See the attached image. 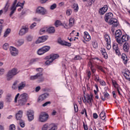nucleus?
Segmentation results:
<instances>
[{"mask_svg": "<svg viewBox=\"0 0 130 130\" xmlns=\"http://www.w3.org/2000/svg\"><path fill=\"white\" fill-rule=\"evenodd\" d=\"M92 95L90 96V95L87 94L86 96H84V100H83V102L84 103H92L93 102V98H92Z\"/></svg>", "mask_w": 130, "mask_h": 130, "instance_id": "ddd939ff", "label": "nucleus"}, {"mask_svg": "<svg viewBox=\"0 0 130 130\" xmlns=\"http://www.w3.org/2000/svg\"><path fill=\"white\" fill-rule=\"evenodd\" d=\"M37 53L39 55H42V54H44V53H45L42 48L39 49L38 50Z\"/></svg>", "mask_w": 130, "mask_h": 130, "instance_id": "c9c22d12", "label": "nucleus"}, {"mask_svg": "<svg viewBox=\"0 0 130 130\" xmlns=\"http://www.w3.org/2000/svg\"><path fill=\"white\" fill-rule=\"evenodd\" d=\"M4 20L0 19V31H3V27H4Z\"/></svg>", "mask_w": 130, "mask_h": 130, "instance_id": "c03bdc74", "label": "nucleus"}, {"mask_svg": "<svg viewBox=\"0 0 130 130\" xmlns=\"http://www.w3.org/2000/svg\"><path fill=\"white\" fill-rule=\"evenodd\" d=\"M84 39L85 40V41H89V40H91V37L88 32L84 31Z\"/></svg>", "mask_w": 130, "mask_h": 130, "instance_id": "5701e85b", "label": "nucleus"}, {"mask_svg": "<svg viewBox=\"0 0 130 130\" xmlns=\"http://www.w3.org/2000/svg\"><path fill=\"white\" fill-rule=\"evenodd\" d=\"M74 59L75 60H78V59H82V57L79 56V55H76L75 57H74Z\"/></svg>", "mask_w": 130, "mask_h": 130, "instance_id": "774afa93", "label": "nucleus"}, {"mask_svg": "<svg viewBox=\"0 0 130 130\" xmlns=\"http://www.w3.org/2000/svg\"><path fill=\"white\" fill-rule=\"evenodd\" d=\"M72 8L74 9L75 12H77L79 10V6L77 4H74L72 6Z\"/></svg>", "mask_w": 130, "mask_h": 130, "instance_id": "4c0bfd02", "label": "nucleus"}, {"mask_svg": "<svg viewBox=\"0 0 130 130\" xmlns=\"http://www.w3.org/2000/svg\"><path fill=\"white\" fill-rule=\"evenodd\" d=\"M56 4H53L50 6V9L51 10H54V9H56Z\"/></svg>", "mask_w": 130, "mask_h": 130, "instance_id": "6e6d98bb", "label": "nucleus"}, {"mask_svg": "<svg viewBox=\"0 0 130 130\" xmlns=\"http://www.w3.org/2000/svg\"><path fill=\"white\" fill-rule=\"evenodd\" d=\"M105 112H102L100 114V116L103 120H105V119L106 118V115H105Z\"/></svg>", "mask_w": 130, "mask_h": 130, "instance_id": "473e14b6", "label": "nucleus"}, {"mask_svg": "<svg viewBox=\"0 0 130 130\" xmlns=\"http://www.w3.org/2000/svg\"><path fill=\"white\" fill-rule=\"evenodd\" d=\"M94 80L95 82H100V79H99V76L94 75Z\"/></svg>", "mask_w": 130, "mask_h": 130, "instance_id": "4d7b16f0", "label": "nucleus"}, {"mask_svg": "<svg viewBox=\"0 0 130 130\" xmlns=\"http://www.w3.org/2000/svg\"><path fill=\"white\" fill-rule=\"evenodd\" d=\"M10 53L12 56H17V55L18 54L19 52L18 51H15L13 52H10Z\"/></svg>", "mask_w": 130, "mask_h": 130, "instance_id": "49530a36", "label": "nucleus"}, {"mask_svg": "<svg viewBox=\"0 0 130 130\" xmlns=\"http://www.w3.org/2000/svg\"><path fill=\"white\" fill-rule=\"evenodd\" d=\"M46 32H47V28L44 27L43 28H41L40 31V34L42 35L43 33H45Z\"/></svg>", "mask_w": 130, "mask_h": 130, "instance_id": "a19ab883", "label": "nucleus"}, {"mask_svg": "<svg viewBox=\"0 0 130 130\" xmlns=\"http://www.w3.org/2000/svg\"><path fill=\"white\" fill-rule=\"evenodd\" d=\"M10 33H11V29L8 28L4 33V37H7Z\"/></svg>", "mask_w": 130, "mask_h": 130, "instance_id": "58836bf2", "label": "nucleus"}, {"mask_svg": "<svg viewBox=\"0 0 130 130\" xmlns=\"http://www.w3.org/2000/svg\"><path fill=\"white\" fill-rule=\"evenodd\" d=\"M4 73H5V69L4 68L0 69V76L2 75H4Z\"/></svg>", "mask_w": 130, "mask_h": 130, "instance_id": "338daca9", "label": "nucleus"}, {"mask_svg": "<svg viewBox=\"0 0 130 130\" xmlns=\"http://www.w3.org/2000/svg\"><path fill=\"white\" fill-rule=\"evenodd\" d=\"M36 12L37 14H40V15H46V14H47V11H46V9L40 6L37 8Z\"/></svg>", "mask_w": 130, "mask_h": 130, "instance_id": "423d86ee", "label": "nucleus"}, {"mask_svg": "<svg viewBox=\"0 0 130 130\" xmlns=\"http://www.w3.org/2000/svg\"><path fill=\"white\" fill-rule=\"evenodd\" d=\"M10 130H16V126L14 124H12L10 125L9 127Z\"/></svg>", "mask_w": 130, "mask_h": 130, "instance_id": "864d4df0", "label": "nucleus"}, {"mask_svg": "<svg viewBox=\"0 0 130 130\" xmlns=\"http://www.w3.org/2000/svg\"><path fill=\"white\" fill-rule=\"evenodd\" d=\"M28 100V94L27 93H17L14 99L15 103L18 102L19 106H24Z\"/></svg>", "mask_w": 130, "mask_h": 130, "instance_id": "f257e3e1", "label": "nucleus"}, {"mask_svg": "<svg viewBox=\"0 0 130 130\" xmlns=\"http://www.w3.org/2000/svg\"><path fill=\"white\" fill-rule=\"evenodd\" d=\"M10 5H11V2H10V0L7 1L4 8H3V12L4 11L5 13H7V12L9 11V8H10Z\"/></svg>", "mask_w": 130, "mask_h": 130, "instance_id": "aec40b11", "label": "nucleus"}, {"mask_svg": "<svg viewBox=\"0 0 130 130\" xmlns=\"http://www.w3.org/2000/svg\"><path fill=\"white\" fill-rule=\"evenodd\" d=\"M54 25L55 27H57L58 26H62V23L60 22V21L57 20L55 22Z\"/></svg>", "mask_w": 130, "mask_h": 130, "instance_id": "f704fd0d", "label": "nucleus"}, {"mask_svg": "<svg viewBox=\"0 0 130 130\" xmlns=\"http://www.w3.org/2000/svg\"><path fill=\"white\" fill-rule=\"evenodd\" d=\"M83 126L84 130H88V126L85 124V122H83Z\"/></svg>", "mask_w": 130, "mask_h": 130, "instance_id": "69168bd1", "label": "nucleus"}, {"mask_svg": "<svg viewBox=\"0 0 130 130\" xmlns=\"http://www.w3.org/2000/svg\"><path fill=\"white\" fill-rule=\"evenodd\" d=\"M28 30L29 28L27 26H22L21 29L19 30V35H20V36H23V35H25V34L28 32Z\"/></svg>", "mask_w": 130, "mask_h": 130, "instance_id": "1a4fd4ad", "label": "nucleus"}, {"mask_svg": "<svg viewBox=\"0 0 130 130\" xmlns=\"http://www.w3.org/2000/svg\"><path fill=\"white\" fill-rule=\"evenodd\" d=\"M15 117L16 119L17 120H19V121L22 120V117H23V111H18V112L16 114Z\"/></svg>", "mask_w": 130, "mask_h": 130, "instance_id": "dca6fc26", "label": "nucleus"}, {"mask_svg": "<svg viewBox=\"0 0 130 130\" xmlns=\"http://www.w3.org/2000/svg\"><path fill=\"white\" fill-rule=\"evenodd\" d=\"M47 32L49 33V34H52V33H55V28L54 27L51 26L49 28H47Z\"/></svg>", "mask_w": 130, "mask_h": 130, "instance_id": "bb28decb", "label": "nucleus"}, {"mask_svg": "<svg viewBox=\"0 0 130 130\" xmlns=\"http://www.w3.org/2000/svg\"><path fill=\"white\" fill-rule=\"evenodd\" d=\"M36 70L37 72H39V73L35 76H31L30 78V80H31V81H34V80L39 79H40V82H43V81H44V78L42 77L43 76V73H42V72H43V69L39 68H37Z\"/></svg>", "mask_w": 130, "mask_h": 130, "instance_id": "f03ea898", "label": "nucleus"}, {"mask_svg": "<svg viewBox=\"0 0 130 130\" xmlns=\"http://www.w3.org/2000/svg\"><path fill=\"white\" fill-rule=\"evenodd\" d=\"M17 84H18V81H17L14 82L12 86V90H17V88H18V87L17 86Z\"/></svg>", "mask_w": 130, "mask_h": 130, "instance_id": "e433bc0d", "label": "nucleus"}, {"mask_svg": "<svg viewBox=\"0 0 130 130\" xmlns=\"http://www.w3.org/2000/svg\"><path fill=\"white\" fill-rule=\"evenodd\" d=\"M92 46H93L94 48H97L98 47V45L96 42H92Z\"/></svg>", "mask_w": 130, "mask_h": 130, "instance_id": "680f3d73", "label": "nucleus"}, {"mask_svg": "<svg viewBox=\"0 0 130 130\" xmlns=\"http://www.w3.org/2000/svg\"><path fill=\"white\" fill-rule=\"evenodd\" d=\"M36 61H39V58H36L31 59L30 61V64H32L34 63V62H36Z\"/></svg>", "mask_w": 130, "mask_h": 130, "instance_id": "79ce46f5", "label": "nucleus"}, {"mask_svg": "<svg viewBox=\"0 0 130 130\" xmlns=\"http://www.w3.org/2000/svg\"><path fill=\"white\" fill-rule=\"evenodd\" d=\"M27 116L29 121H32L34 119V111L32 110H29L27 112Z\"/></svg>", "mask_w": 130, "mask_h": 130, "instance_id": "f8f14e48", "label": "nucleus"}, {"mask_svg": "<svg viewBox=\"0 0 130 130\" xmlns=\"http://www.w3.org/2000/svg\"><path fill=\"white\" fill-rule=\"evenodd\" d=\"M128 39H129V36L126 35H123L121 39H119L118 38H116V41L119 43V44H120V45H122V44L123 42H126V41H128Z\"/></svg>", "mask_w": 130, "mask_h": 130, "instance_id": "39448f33", "label": "nucleus"}, {"mask_svg": "<svg viewBox=\"0 0 130 130\" xmlns=\"http://www.w3.org/2000/svg\"><path fill=\"white\" fill-rule=\"evenodd\" d=\"M51 104V102L48 101L45 103L44 104L42 105L43 107H45L46 106H48V105H50Z\"/></svg>", "mask_w": 130, "mask_h": 130, "instance_id": "3c124183", "label": "nucleus"}, {"mask_svg": "<svg viewBox=\"0 0 130 130\" xmlns=\"http://www.w3.org/2000/svg\"><path fill=\"white\" fill-rule=\"evenodd\" d=\"M53 62V61L52 60H50V59H49L45 62V64H46L47 66H48V64H50L51 62Z\"/></svg>", "mask_w": 130, "mask_h": 130, "instance_id": "e2e57ef3", "label": "nucleus"}, {"mask_svg": "<svg viewBox=\"0 0 130 130\" xmlns=\"http://www.w3.org/2000/svg\"><path fill=\"white\" fill-rule=\"evenodd\" d=\"M17 74H18V69L16 68H13L9 71L7 74V81H11L14 78V76H16Z\"/></svg>", "mask_w": 130, "mask_h": 130, "instance_id": "7ed1b4c3", "label": "nucleus"}, {"mask_svg": "<svg viewBox=\"0 0 130 130\" xmlns=\"http://www.w3.org/2000/svg\"><path fill=\"white\" fill-rule=\"evenodd\" d=\"M108 24L109 25H112V26L115 28L118 26V20L114 18H113L109 20Z\"/></svg>", "mask_w": 130, "mask_h": 130, "instance_id": "0eeeda50", "label": "nucleus"}, {"mask_svg": "<svg viewBox=\"0 0 130 130\" xmlns=\"http://www.w3.org/2000/svg\"><path fill=\"white\" fill-rule=\"evenodd\" d=\"M104 98H103V96H101V99L103 100V101H105L106 99H109V98H110V95H109V93H108V92H107V91L106 92H104L103 93Z\"/></svg>", "mask_w": 130, "mask_h": 130, "instance_id": "393cba45", "label": "nucleus"}, {"mask_svg": "<svg viewBox=\"0 0 130 130\" xmlns=\"http://www.w3.org/2000/svg\"><path fill=\"white\" fill-rule=\"evenodd\" d=\"M75 25V19L73 18H70L69 19V27H73Z\"/></svg>", "mask_w": 130, "mask_h": 130, "instance_id": "c756f323", "label": "nucleus"}, {"mask_svg": "<svg viewBox=\"0 0 130 130\" xmlns=\"http://www.w3.org/2000/svg\"><path fill=\"white\" fill-rule=\"evenodd\" d=\"M58 43L61 45H64L65 46L70 47L72 46V43H69L68 42L63 41L62 40H58Z\"/></svg>", "mask_w": 130, "mask_h": 130, "instance_id": "6ab92c4d", "label": "nucleus"}, {"mask_svg": "<svg viewBox=\"0 0 130 130\" xmlns=\"http://www.w3.org/2000/svg\"><path fill=\"white\" fill-rule=\"evenodd\" d=\"M74 110L76 112H78L79 109H78V105L77 104H74Z\"/></svg>", "mask_w": 130, "mask_h": 130, "instance_id": "0e129e2a", "label": "nucleus"}, {"mask_svg": "<svg viewBox=\"0 0 130 130\" xmlns=\"http://www.w3.org/2000/svg\"><path fill=\"white\" fill-rule=\"evenodd\" d=\"M10 49V52H13L14 51H18V49H17V48L13 47V46H11L9 48Z\"/></svg>", "mask_w": 130, "mask_h": 130, "instance_id": "de8ad7c7", "label": "nucleus"}, {"mask_svg": "<svg viewBox=\"0 0 130 130\" xmlns=\"http://www.w3.org/2000/svg\"><path fill=\"white\" fill-rule=\"evenodd\" d=\"M19 125L21 126V127H25V121H24L23 120L19 121Z\"/></svg>", "mask_w": 130, "mask_h": 130, "instance_id": "37998d69", "label": "nucleus"}, {"mask_svg": "<svg viewBox=\"0 0 130 130\" xmlns=\"http://www.w3.org/2000/svg\"><path fill=\"white\" fill-rule=\"evenodd\" d=\"M113 18V14L111 12L107 13L105 15V22H107V23H108V20H111Z\"/></svg>", "mask_w": 130, "mask_h": 130, "instance_id": "2eb2a0df", "label": "nucleus"}, {"mask_svg": "<svg viewBox=\"0 0 130 130\" xmlns=\"http://www.w3.org/2000/svg\"><path fill=\"white\" fill-rule=\"evenodd\" d=\"M122 33L121 32V30L120 29L117 30L115 32V36L116 38H118V37H120L121 36Z\"/></svg>", "mask_w": 130, "mask_h": 130, "instance_id": "c85d7f7f", "label": "nucleus"}, {"mask_svg": "<svg viewBox=\"0 0 130 130\" xmlns=\"http://www.w3.org/2000/svg\"><path fill=\"white\" fill-rule=\"evenodd\" d=\"M36 25H37V23H36V22H34L30 26V29H33L34 27H36Z\"/></svg>", "mask_w": 130, "mask_h": 130, "instance_id": "bf43d9fd", "label": "nucleus"}, {"mask_svg": "<svg viewBox=\"0 0 130 130\" xmlns=\"http://www.w3.org/2000/svg\"><path fill=\"white\" fill-rule=\"evenodd\" d=\"M33 39V37L31 36H28L26 37V40L27 41H32V40Z\"/></svg>", "mask_w": 130, "mask_h": 130, "instance_id": "052dcab7", "label": "nucleus"}, {"mask_svg": "<svg viewBox=\"0 0 130 130\" xmlns=\"http://www.w3.org/2000/svg\"><path fill=\"white\" fill-rule=\"evenodd\" d=\"M104 37L105 41L107 42V49L108 50H110V48H111V45H110V37H109V35H105Z\"/></svg>", "mask_w": 130, "mask_h": 130, "instance_id": "6e6552de", "label": "nucleus"}, {"mask_svg": "<svg viewBox=\"0 0 130 130\" xmlns=\"http://www.w3.org/2000/svg\"><path fill=\"white\" fill-rule=\"evenodd\" d=\"M108 10V6L107 5H105L103 7L100 9L99 12V14L101 15H104L105 13L107 12Z\"/></svg>", "mask_w": 130, "mask_h": 130, "instance_id": "a211bd4d", "label": "nucleus"}, {"mask_svg": "<svg viewBox=\"0 0 130 130\" xmlns=\"http://www.w3.org/2000/svg\"><path fill=\"white\" fill-rule=\"evenodd\" d=\"M58 57H59V55L58 54H51L50 55L46 56L45 59H51L53 61V60L57 59Z\"/></svg>", "mask_w": 130, "mask_h": 130, "instance_id": "9d476101", "label": "nucleus"}, {"mask_svg": "<svg viewBox=\"0 0 130 130\" xmlns=\"http://www.w3.org/2000/svg\"><path fill=\"white\" fill-rule=\"evenodd\" d=\"M121 58L123 59L124 64H126V63H127V61H128V59L127 58L126 55L124 53L122 54Z\"/></svg>", "mask_w": 130, "mask_h": 130, "instance_id": "b1692460", "label": "nucleus"}, {"mask_svg": "<svg viewBox=\"0 0 130 130\" xmlns=\"http://www.w3.org/2000/svg\"><path fill=\"white\" fill-rule=\"evenodd\" d=\"M115 88L117 89V91L119 94V95H121V93H120V91H119V87H118V85L115 83L114 84Z\"/></svg>", "mask_w": 130, "mask_h": 130, "instance_id": "a18cd8bd", "label": "nucleus"}, {"mask_svg": "<svg viewBox=\"0 0 130 130\" xmlns=\"http://www.w3.org/2000/svg\"><path fill=\"white\" fill-rule=\"evenodd\" d=\"M17 1L18 0H15L12 6L10 8V11H11L9 14L10 17H12V16H13V15L15 14V12L17 10V8H18V7H20V5H19L18 4H17Z\"/></svg>", "mask_w": 130, "mask_h": 130, "instance_id": "20e7f679", "label": "nucleus"}, {"mask_svg": "<svg viewBox=\"0 0 130 130\" xmlns=\"http://www.w3.org/2000/svg\"><path fill=\"white\" fill-rule=\"evenodd\" d=\"M47 118H48V115L47 114H41L39 116V120L41 122H44V121H46L47 120Z\"/></svg>", "mask_w": 130, "mask_h": 130, "instance_id": "f3484780", "label": "nucleus"}, {"mask_svg": "<svg viewBox=\"0 0 130 130\" xmlns=\"http://www.w3.org/2000/svg\"><path fill=\"white\" fill-rule=\"evenodd\" d=\"M5 100L8 103L12 102V94L11 93H8L6 95Z\"/></svg>", "mask_w": 130, "mask_h": 130, "instance_id": "4be33fe9", "label": "nucleus"}, {"mask_svg": "<svg viewBox=\"0 0 130 130\" xmlns=\"http://www.w3.org/2000/svg\"><path fill=\"white\" fill-rule=\"evenodd\" d=\"M89 66L90 67L92 73H95V72H96V70L95 69H93V65H92V63H91V62L89 63Z\"/></svg>", "mask_w": 130, "mask_h": 130, "instance_id": "5fc2aeb1", "label": "nucleus"}, {"mask_svg": "<svg viewBox=\"0 0 130 130\" xmlns=\"http://www.w3.org/2000/svg\"><path fill=\"white\" fill-rule=\"evenodd\" d=\"M95 67L96 69H98V70H100V71H101V72H103V73H104V70H103V68L102 66L96 65Z\"/></svg>", "mask_w": 130, "mask_h": 130, "instance_id": "603ef678", "label": "nucleus"}, {"mask_svg": "<svg viewBox=\"0 0 130 130\" xmlns=\"http://www.w3.org/2000/svg\"><path fill=\"white\" fill-rule=\"evenodd\" d=\"M25 87H26V82H21L19 84V86H18V87L19 91H20V90H23V89L25 88Z\"/></svg>", "mask_w": 130, "mask_h": 130, "instance_id": "a878e982", "label": "nucleus"}, {"mask_svg": "<svg viewBox=\"0 0 130 130\" xmlns=\"http://www.w3.org/2000/svg\"><path fill=\"white\" fill-rule=\"evenodd\" d=\"M3 49L5 50H8L9 49V44L8 43H5L3 45Z\"/></svg>", "mask_w": 130, "mask_h": 130, "instance_id": "09e8293b", "label": "nucleus"}, {"mask_svg": "<svg viewBox=\"0 0 130 130\" xmlns=\"http://www.w3.org/2000/svg\"><path fill=\"white\" fill-rule=\"evenodd\" d=\"M101 53L102 54V55L104 58H106V59L108 57L107 53H106V51L105 49L101 50Z\"/></svg>", "mask_w": 130, "mask_h": 130, "instance_id": "2f4dec72", "label": "nucleus"}, {"mask_svg": "<svg viewBox=\"0 0 130 130\" xmlns=\"http://www.w3.org/2000/svg\"><path fill=\"white\" fill-rule=\"evenodd\" d=\"M17 45L18 46H21V45H23L24 44V40H19L17 42Z\"/></svg>", "mask_w": 130, "mask_h": 130, "instance_id": "ea45409f", "label": "nucleus"}, {"mask_svg": "<svg viewBox=\"0 0 130 130\" xmlns=\"http://www.w3.org/2000/svg\"><path fill=\"white\" fill-rule=\"evenodd\" d=\"M124 77L126 80H130V72L129 71H125L123 74Z\"/></svg>", "mask_w": 130, "mask_h": 130, "instance_id": "cd10ccee", "label": "nucleus"}, {"mask_svg": "<svg viewBox=\"0 0 130 130\" xmlns=\"http://www.w3.org/2000/svg\"><path fill=\"white\" fill-rule=\"evenodd\" d=\"M42 48H43V50L44 51V52H45H45H47V51H49V49H50V46H45L43 47Z\"/></svg>", "mask_w": 130, "mask_h": 130, "instance_id": "72a5a7b5", "label": "nucleus"}, {"mask_svg": "<svg viewBox=\"0 0 130 130\" xmlns=\"http://www.w3.org/2000/svg\"><path fill=\"white\" fill-rule=\"evenodd\" d=\"M48 39V36H43L41 37H39L38 40L36 42V44H39V43H41L46 41Z\"/></svg>", "mask_w": 130, "mask_h": 130, "instance_id": "9b49d317", "label": "nucleus"}, {"mask_svg": "<svg viewBox=\"0 0 130 130\" xmlns=\"http://www.w3.org/2000/svg\"><path fill=\"white\" fill-rule=\"evenodd\" d=\"M49 96V93L46 92L42 95H41L38 99V102H42V101H44L45 100L47 97Z\"/></svg>", "mask_w": 130, "mask_h": 130, "instance_id": "4468645a", "label": "nucleus"}, {"mask_svg": "<svg viewBox=\"0 0 130 130\" xmlns=\"http://www.w3.org/2000/svg\"><path fill=\"white\" fill-rule=\"evenodd\" d=\"M66 14L68 16H71V15L72 14V10H71V9L67 10V11L66 12Z\"/></svg>", "mask_w": 130, "mask_h": 130, "instance_id": "13d9d810", "label": "nucleus"}, {"mask_svg": "<svg viewBox=\"0 0 130 130\" xmlns=\"http://www.w3.org/2000/svg\"><path fill=\"white\" fill-rule=\"evenodd\" d=\"M123 49L124 51L128 52L129 51V44H128V43L127 42H125L123 45Z\"/></svg>", "mask_w": 130, "mask_h": 130, "instance_id": "412c9836", "label": "nucleus"}, {"mask_svg": "<svg viewBox=\"0 0 130 130\" xmlns=\"http://www.w3.org/2000/svg\"><path fill=\"white\" fill-rule=\"evenodd\" d=\"M49 128L48 130H56L57 129V126L52 124Z\"/></svg>", "mask_w": 130, "mask_h": 130, "instance_id": "8fccbe9b", "label": "nucleus"}, {"mask_svg": "<svg viewBox=\"0 0 130 130\" xmlns=\"http://www.w3.org/2000/svg\"><path fill=\"white\" fill-rule=\"evenodd\" d=\"M52 125V124H45L43 125V127L42 128V130H47L49 128H50V127Z\"/></svg>", "mask_w": 130, "mask_h": 130, "instance_id": "7c9ffc66", "label": "nucleus"}]
</instances>
